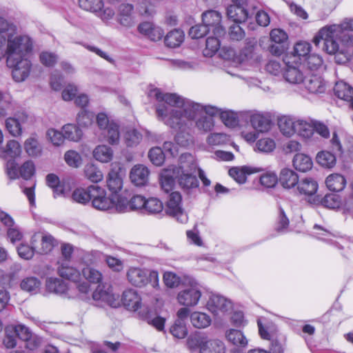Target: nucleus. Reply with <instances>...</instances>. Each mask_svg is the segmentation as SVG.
I'll return each instance as SVG.
<instances>
[{
    "instance_id": "1",
    "label": "nucleus",
    "mask_w": 353,
    "mask_h": 353,
    "mask_svg": "<svg viewBox=\"0 0 353 353\" xmlns=\"http://www.w3.org/2000/svg\"><path fill=\"white\" fill-rule=\"evenodd\" d=\"M148 97L158 101H165L157 107L159 119L174 129L181 130L185 121L194 120L202 114L203 104L184 98L175 93H163L159 88H151Z\"/></svg>"
},
{
    "instance_id": "2",
    "label": "nucleus",
    "mask_w": 353,
    "mask_h": 353,
    "mask_svg": "<svg viewBox=\"0 0 353 353\" xmlns=\"http://www.w3.org/2000/svg\"><path fill=\"white\" fill-rule=\"evenodd\" d=\"M6 43L5 49L0 48V61L6 57L8 67L12 68L14 81H23L30 72L31 63L26 57L32 50V41L28 35L16 33L7 36Z\"/></svg>"
},
{
    "instance_id": "3",
    "label": "nucleus",
    "mask_w": 353,
    "mask_h": 353,
    "mask_svg": "<svg viewBox=\"0 0 353 353\" xmlns=\"http://www.w3.org/2000/svg\"><path fill=\"white\" fill-rule=\"evenodd\" d=\"M345 31H353V19H345L341 24L325 26L319 30V35L325 40V50L328 54L339 52V42Z\"/></svg>"
},
{
    "instance_id": "4",
    "label": "nucleus",
    "mask_w": 353,
    "mask_h": 353,
    "mask_svg": "<svg viewBox=\"0 0 353 353\" xmlns=\"http://www.w3.org/2000/svg\"><path fill=\"white\" fill-rule=\"evenodd\" d=\"M92 205L98 210L106 211L115 208L123 212L125 207L124 201L119 194L107 195L105 189L99 185H91Z\"/></svg>"
},
{
    "instance_id": "5",
    "label": "nucleus",
    "mask_w": 353,
    "mask_h": 353,
    "mask_svg": "<svg viewBox=\"0 0 353 353\" xmlns=\"http://www.w3.org/2000/svg\"><path fill=\"white\" fill-rule=\"evenodd\" d=\"M126 277L131 285L137 288L150 283L155 288L159 285V274L155 270L131 267L127 271Z\"/></svg>"
},
{
    "instance_id": "6",
    "label": "nucleus",
    "mask_w": 353,
    "mask_h": 353,
    "mask_svg": "<svg viewBox=\"0 0 353 353\" xmlns=\"http://www.w3.org/2000/svg\"><path fill=\"white\" fill-rule=\"evenodd\" d=\"M241 119L248 121L252 128L259 133L267 132L271 128V120L269 117L256 110H245L239 112Z\"/></svg>"
},
{
    "instance_id": "7",
    "label": "nucleus",
    "mask_w": 353,
    "mask_h": 353,
    "mask_svg": "<svg viewBox=\"0 0 353 353\" xmlns=\"http://www.w3.org/2000/svg\"><path fill=\"white\" fill-rule=\"evenodd\" d=\"M202 292L201 286L195 281L190 282L177 294L178 303L185 307H194L199 303Z\"/></svg>"
},
{
    "instance_id": "8",
    "label": "nucleus",
    "mask_w": 353,
    "mask_h": 353,
    "mask_svg": "<svg viewBox=\"0 0 353 353\" xmlns=\"http://www.w3.org/2000/svg\"><path fill=\"white\" fill-rule=\"evenodd\" d=\"M60 276L70 280L76 284V287L82 294H86L90 291V285L87 281H81L80 272L72 266H70L67 261L63 262L58 268Z\"/></svg>"
},
{
    "instance_id": "9",
    "label": "nucleus",
    "mask_w": 353,
    "mask_h": 353,
    "mask_svg": "<svg viewBox=\"0 0 353 353\" xmlns=\"http://www.w3.org/2000/svg\"><path fill=\"white\" fill-rule=\"evenodd\" d=\"M92 299L99 307L108 305L117 308L120 306L119 296L114 294L110 287L106 288L103 285H98L92 293Z\"/></svg>"
},
{
    "instance_id": "10",
    "label": "nucleus",
    "mask_w": 353,
    "mask_h": 353,
    "mask_svg": "<svg viewBox=\"0 0 353 353\" xmlns=\"http://www.w3.org/2000/svg\"><path fill=\"white\" fill-rule=\"evenodd\" d=\"M125 170L120 163L111 164V169L106 176V185L112 194H118L123 186Z\"/></svg>"
},
{
    "instance_id": "11",
    "label": "nucleus",
    "mask_w": 353,
    "mask_h": 353,
    "mask_svg": "<svg viewBox=\"0 0 353 353\" xmlns=\"http://www.w3.org/2000/svg\"><path fill=\"white\" fill-rule=\"evenodd\" d=\"M232 2L227 8V15L234 23L244 22L254 14V10H248V0H232Z\"/></svg>"
},
{
    "instance_id": "12",
    "label": "nucleus",
    "mask_w": 353,
    "mask_h": 353,
    "mask_svg": "<svg viewBox=\"0 0 353 353\" xmlns=\"http://www.w3.org/2000/svg\"><path fill=\"white\" fill-rule=\"evenodd\" d=\"M181 194L177 192H172L167 203L165 212L167 214L176 218L179 223H185L188 217L181 207Z\"/></svg>"
},
{
    "instance_id": "13",
    "label": "nucleus",
    "mask_w": 353,
    "mask_h": 353,
    "mask_svg": "<svg viewBox=\"0 0 353 353\" xmlns=\"http://www.w3.org/2000/svg\"><path fill=\"white\" fill-rule=\"evenodd\" d=\"M206 307L214 316H221L230 311L232 304L225 297L213 294L210 296Z\"/></svg>"
},
{
    "instance_id": "14",
    "label": "nucleus",
    "mask_w": 353,
    "mask_h": 353,
    "mask_svg": "<svg viewBox=\"0 0 353 353\" xmlns=\"http://www.w3.org/2000/svg\"><path fill=\"white\" fill-rule=\"evenodd\" d=\"M221 14L218 11L210 10L202 14V21L212 32L214 35L224 36L225 30L221 25Z\"/></svg>"
},
{
    "instance_id": "15",
    "label": "nucleus",
    "mask_w": 353,
    "mask_h": 353,
    "mask_svg": "<svg viewBox=\"0 0 353 353\" xmlns=\"http://www.w3.org/2000/svg\"><path fill=\"white\" fill-rule=\"evenodd\" d=\"M150 170L143 164H136L130 170L129 177L132 183L138 187L145 185L149 181Z\"/></svg>"
},
{
    "instance_id": "16",
    "label": "nucleus",
    "mask_w": 353,
    "mask_h": 353,
    "mask_svg": "<svg viewBox=\"0 0 353 353\" xmlns=\"http://www.w3.org/2000/svg\"><path fill=\"white\" fill-rule=\"evenodd\" d=\"M121 302L128 311L136 312L143 306L142 299L137 291L128 289L123 292Z\"/></svg>"
},
{
    "instance_id": "17",
    "label": "nucleus",
    "mask_w": 353,
    "mask_h": 353,
    "mask_svg": "<svg viewBox=\"0 0 353 353\" xmlns=\"http://www.w3.org/2000/svg\"><path fill=\"white\" fill-rule=\"evenodd\" d=\"M117 21L125 27H131L134 24V10L132 4L125 3L119 6Z\"/></svg>"
},
{
    "instance_id": "18",
    "label": "nucleus",
    "mask_w": 353,
    "mask_h": 353,
    "mask_svg": "<svg viewBox=\"0 0 353 353\" xmlns=\"http://www.w3.org/2000/svg\"><path fill=\"white\" fill-rule=\"evenodd\" d=\"M197 163L194 157L189 153L182 154L179 157V165L175 170L176 174H195Z\"/></svg>"
},
{
    "instance_id": "19",
    "label": "nucleus",
    "mask_w": 353,
    "mask_h": 353,
    "mask_svg": "<svg viewBox=\"0 0 353 353\" xmlns=\"http://www.w3.org/2000/svg\"><path fill=\"white\" fill-rule=\"evenodd\" d=\"M303 83L305 88L310 93H323L325 90V83L323 79L316 74L306 77L303 79Z\"/></svg>"
},
{
    "instance_id": "20",
    "label": "nucleus",
    "mask_w": 353,
    "mask_h": 353,
    "mask_svg": "<svg viewBox=\"0 0 353 353\" xmlns=\"http://www.w3.org/2000/svg\"><path fill=\"white\" fill-rule=\"evenodd\" d=\"M257 168L248 165L237 166L231 168L229 171V175L239 184H243L247 180V176L253 173L258 172Z\"/></svg>"
},
{
    "instance_id": "21",
    "label": "nucleus",
    "mask_w": 353,
    "mask_h": 353,
    "mask_svg": "<svg viewBox=\"0 0 353 353\" xmlns=\"http://www.w3.org/2000/svg\"><path fill=\"white\" fill-rule=\"evenodd\" d=\"M334 94L339 99L350 102L353 109V88L346 82L341 81L336 83L334 88Z\"/></svg>"
},
{
    "instance_id": "22",
    "label": "nucleus",
    "mask_w": 353,
    "mask_h": 353,
    "mask_svg": "<svg viewBox=\"0 0 353 353\" xmlns=\"http://www.w3.org/2000/svg\"><path fill=\"white\" fill-rule=\"evenodd\" d=\"M21 153L19 143L15 140L8 141L5 147H0V158L3 159H14Z\"/></svg>"
},
{
    "instance_id": "23",
    "label": "nucleus",
    "mask_w": 353,
    "mask_h": 353,
    "mask_svg": "<svg viewBox=\"0 0 353 353\" xmlns=\"http://www.w3.org/2000/svg\"><path fill=\"white\" fill-rule=\"evenodd\" d=\"M284 61L286 64V68L284 72L285 79L290 83H299L303 82V74L300 70L294 65H290V57H285Z\"/></svg>"
},
{
    "instance_id": "24",
    "label": "nucleus",
    "mask_w": 353,
    "mask_h": 353,
    "mask_svg": "<svg viewBox=\"0 0 353 353\" xmlns=\"http://www.w3.org/2000/svg\"><path fill=\"white\" fill-rule=\"evenodd\" d=\"M177 176L174 168L163 170L160 174L159 179L161 189L167 193L172 191L174 185V178Z\"/></svg>"
},
{
    "instance_id": "25",
    "label": "nucleus",
    "mask_w": 353,
    "mask_h": 353,
    "mask_svg": "<svg viewBox=\"0 0 353 353\" xmlns=\"http://www.w3.org/2000/svg\"><path fill=\"white\" fill-rule=\"evenodd\" d=\"M100 137L110 145H117L120 139L119 125L114 122L111 123L100 132Z\"/></svg>"
},
{
    "instance_id": "26",
    "label": "nucleus",
    "mask_w": 353,
    "mask_h": 353,
    "mask_svg": "<svg viewBox=\"0 0 353 353\" xmlns=\"http://www.w3.org/2000/svg\"><path fill=\"white\" fill-rule=\"evenodd\" d=\"M225 337L228 342L239 348H245L248 343V341L244 334L239 330L230 329L227 330Z\"/></svg>"
},
{
    "instance_id": "27",
    "label": "nucleus",
    "mask_w": 353,
    "mask_h": 353,
    "mask_svg": "<svg viewBox=\"0 0 353 353\" xmlns=\"http://www.w3.org/2000/svg\"><path fill=\"white\" fill-rule=\"evenodd\" d=\"M200 353H225L224 343L219 339L202 341L199 345Z\"/></svg>"
},
{
    "instance_id": "28",
    "label": "nucleus",
    "mask_w": 353,
    "mask_h": 353,
    "mask_svg": "<svg viewBox=\"0 0 353 353\" xmlns=\"http://www.w3.org/2000/svg\"><path fill=\"white\" fill-rule=\"evenodd\" d=\"M279 181L284 188L290 189L298 185L299 177L293 170L283 168L280 172Z\"/></svg>"
},
{
    "instance_id": "29",
    "label": "nucleus",
    "mask_w": 353,
    "mask_h": 353,
    "mask_svg": "<svg viewBox=\"0 0 353 353\" xmlns=\"http://www.w3.org/2000/svg\"><path fill=\"white\" fill-rule=\"evenodd\" d=\"M294 168L302 172H305L312 169L313 162L310 157L303 153H298L293 158Z\"/></svg>"
},
{
    "instance_id": "30",
    "label": "nucleus",
    "mask_w": 353,
    "mask_h": 353,
    "mask_svg": "<svg viewBox=\"0 0 353 353\" xmlns=\"http://www.w3.org/2000/svg\"><path fill=\"white\" fill-rule=\"evenodd\" d=\"M325 184L330 190L339 192L345 187L346 180L342 174L334 173L330 174L326 178Z\"/></svg>"
},
{
    "instance_id": "31",
    "label": "nucleus",
    "mask_w": 353,
    "mask_h": 353,
    "mask_svg": "<svg viewBox=\"0 0 353 353\" xmlns=\"http://www.w3.org/2000/svg\"><path fill=\"white\" fill-rule=\"evenodd\" d=\"M297 190L301 194L314 195L318 190V183L312 178L305 177L299 181Z\"/></svg>"
},
{
    "instance_id": "32",
    "label": "nucleus",
    "mask_w": 353,
    "mask_h": 353,
    "mask_svg": "<svg viewBox=\"0 0 353 353\" xmlns=\"http://www.w3.org/2000/svg\"><path fill=\"white\" fill-rule=\"evenodd\" d=\"M112 149L106 145H99L93 150L94 159L101 163H108L113 158Z\"/></svg>"
},
{
    "instance_id": "33",
    "label": "nucleus",
    "mask_w": 353,
    "mask_h": 353,
    "mask_svg": "<svg viewBox=\"0 0 353 353\" xmlns=\"http://www.w3.org/2000/svg\"><path fill=\"white\" fill-rule=\"evenodd\" d=\"M278 125L281 133L287 137H290L296 132V121L288 117H282L278 121Z\"/></svg>"
},
{
    "instance_id": "34",
    "label": "nucleus",
    "mask_w": 353,
    "mask_h": 353,
    "mask_svg": "<svg viewBox=\"0 0 353 353\" xmlns=\"http://www.w3.org/2000/svg\"><path fill=\"white\" fill-rule=\"evenodd\" d=\"M184 39L183 32L180 30L170 31L165 37V43L169 48L179 47Z\"/></svg>"
},
{
    "instance_id": "35",
    "label": "nucleus",
    "mask_w": 353,
    "mask_h": 353,
    "mask_svg": "<svg viewBox=\"0 0 353 353\" xmlns=\"http://www.w3.org/2000/svg\"><path fill=\"white\" fill-rule=\"evenodd\" d=\"M46 288L49 292L63 294L68 290L65 283L57 278L50 277L46 280Z\"/></svg>"
},
{
    "instance_id": "36",
    "label": "nucleus",
    "mask_w": 353,
    "mask_h": 353,
    "mask_svg": "<svg viewBox=\"0 0 353 353\" xmlns=\"http://www.w3.org/2000/svg\"><path fill=\"white\" fill-rule=\"evenodd\" d=\"M191 323L196 328H205L211 323L210 317L203 312H194L190 315Z\"/></svg>"
},
{
    "instance_id": "37",
    "label": "nucleus",
    "mask_w": 353,
    "mask_h": 353,
    "mask_svg": "<svg viewBox=\"0 0 353 353\" xmlns=\"http://www.w3.org/2000/svg\"><path fill=\"white\" fill-rule=\"evenodd\" d=\"M72 199L74 201L81 203L86 204L92 201L91 197V185L87 188H77L72 194Z\"/></svg>"
},
{
    "instance_id": "38",
    "label": "nucleus",
    "mask_w": 353,
    "mask_h": 353,
    "mask_svg": "<svg viewBox=\"0 0 353 353\" xmlns=\"http://www.w3.org/2000/svg\"><path fill=\"white\" fill-rule=\"evenodd\" d=\"M83 172L85 177L91 182L98 183L103 179L102 172L92 163L85 165Z\"/></svg>"
},
{
    "instance_id": "39",
    "label": "nucleus",
    "mask_w": 353,
    "mask_h": 353,
    "mask_svg": "<svg viewBox=\"0 0 353 353\" xmlns=\"http://www.w3.org/2000/svg\"><path fill=\"white\" fill-rule=\"evenodd\" d=\"M24 148L27 154L30 157H39L42 153L41 144L39 141L34 137H30L26 140Z\"/></svg>"
},
{
    "instance_id": "40",
    "label": "nucleus",
    "mask_w": 353,
    "mask_h": 353,
    "mask_svg": "<svg viewBox=\"0 0 353 353\" xmlns=\"http://www.w3.org/2000/svg\"><path fill=\"white\" fill-rule=\"evenodd\" d=\"M179 183L184 190L196 188L199 185V181L194 174H181L178 175Z\"/></svg>"
},
{
    "instance_id": "41",
    "label": "nucleus",
    "mask_w": 353,
    "mask_h": 353,
    "mask_svg": "<svg viewBox=\"0 0 353 353\" xmlns=\"http://www.w3.org/2000/svg\"><path fill=\"white\" fill-rule=\"evenodd\" d=\"M221 36L214 35V37H209L206 39L205 48L203 50L205 57H212L220 48L219 37Z\"/></svg>"
},
{
    "instance_id": "42",
    "label": "nucleus",
    "mask_w": 353,
    "mask_h": 353,
    "mask_svg": "<svg viewBox=\"0 0 353 353\" xmlns=\"http://www.w3.org/2000/svg\"><path fill=\"white\" fill-rule=\"evenodd\" d=\"M222 122L228 127H234L238 124L239 118H241L239 112L223 110L219 115Z\"/></svg>"
},
{
    "instance_id": "43",
    "label": "nucleus",
    "mask_w": 353,
    "mask_h": 353,
    "mask_svg": "<svg viewBox=\"0 0 353 353\" xmlns=\"http://www.w3.org/2000/svg\"><path fill=\"white\" fill-rule=\"evenodd\" d=\"M316 161L321 166L330 168L335 165L336 160L332 153L327 151H322L317 154Z\"/></svg>"
},
{
    "instance_id": "44",
    "label": "nucleus",
    "mask_w": 353,
    "mask_h": 353,
    "mask_svg": "<svg viewBox=\"0 0 353 353\" xmlns=\"http://www.w3.org/2000/svg\"><path fill=\"white\" fill-rule=\"evenodd\" d=\"M123 200L125 202L124 206L125 207L123 211H125L127 208L129 207L130 210H140L144 213L146 199L143 196L139 194L134 195L128 202L124 199Z\"/></svg>"
},
{
    "instance_id": "45",
    "label": "nucleus",
    "mask_w": 353,
    "mask_h": 353,
    "mask_svg": "<svg viewBox=\"0 0 353 353\" xmlns=\"http://www.w3.org/2000/svg\"><path fill=\"white\" fill-rule=\"evenodd\" d=\"M163 203L155 197H150L145 200L144 213L154 214L162 212Z\"/></svg>"
},
{
    "instance_id": "46",
    "label": "nucleus",
    "mask_w": 353,
    "mask_h": 353,
    "mask_svg": "<svg viewBox=\"0 0 353 353\" xmlns=\"http://www.w3.org/2000/svg\"><path fill=\"white\" fill-rule=\"evenodd\" d=\"M82 273L83 277L90 283H98L99 285L102 281V273L94 268L87 266L83 269Z\"/></svg>"
},
{
    "instance_id": "47",
    "label": "nucleus",
    "mask_w": 353,
    "mask_h": 353,
    "mask_svg": "<svg viewBox=\"0 0 353 353\" xmlns=\"http://www.w3.org/2000/svg\"><path fill=\"white\" fill-rule=\"evenodd\" d=\"M81 131L74 125L67 124L63 127L64 139L78 141L81 137Z\"/></svg>"
},
{
    "instance_id": "48",
    "label": "nucleus",
    "mask_w": 353,
    "mask_h": 353,
    "mask_svg": "<svg viewBox=\"0 0 353 353\" xmlns=\"http://www.w3.org/2000/svg\"><path fill=\"white\" fill-rule=\"evenodd\" d=\"M310 44L306 41H300L296 43L294 51V54L292 56H287L286 57H290V59H293V61H296L297 58L299 57L301 59V57H305L307 56L310 51Z\"/></svg>"
},
{
    "instance_id": "49",
    "label": "nucleus",
    "mask_w": 353,
    "mask_h": 353,
    "mask_svg": "<svg viewBox=\"0 0 353 353\" xmlns=\"http://www.w3.org/2000/svg\"><path fill=\"white\" fill-rule=\"evenodd\" d=\"M94 118L93 112L81 109L77 114V121L80 127L88 128L92 124Z\"/></svg>"
},
{
    "instance_id": "50",
    "label": "nucleus",
    "mask_w": 353,
    "mask_h": 353,
    "mask_svg": "<svg viewBox=\"0 0 353 353\" xmlns=\"http://www.w3.org/2000/svg\"><path fill=\"white\" fill-rule=\"evenodd\" d=\"M296 132L303 138H310L314 133V124L311 125L303 120L296 121Z\"/></svg>"
},
{
    "instance_id": "51",
    "label": "nucleus",
    "mask_w": 353,
    "mask_h": 353,
    "mask_svg": "<svg viewBox=\"0 0 353 353\" xmlns=\"http://www.w3.org/2000/svg\"><path fill=\"white\" fill-rule=\"evenodd\" d=\"M79 4L82 9L94 13L103 8L102 0H79Z\"/></svg>"
},
{
    "instance_id": "52",
    "label": "nucleus",
    "mask_w": 353,
    "mask_h": 353,
    "mask_svg": "<svg viewBox=\"0 0 353 353\" xmlns=\"http://www.w3.org/2000/svg\"><path fill=\"white\" fill-rule=\"evenodd\" d=\"M16 33V26L0 17V38H3V41L6 42L7 36Z\"/></svg>"
},
{
    "instance_id": "53",
    "label": "nucleus",
    "mask_w": 353,
    "mask_h": 353,
    "mask_svg": "<svg viewBox=\"0 0 353 353\" xmlns=\"http://www.w3.org/2000/svg\"><path fill=\"white\" fill-rule=\"evenodd\" d=\"M141 139V134L135 129L128 130L124 134V141L128 147L137 145Z\"/></svg>"
},
{
    "instance_id": "54",
    "label": "nucleus",
    "mask_w": 353,
    "mask_h": 353,
    "mask_svg": "<svg viewBox=\"0 0 353 353\" xmlns=\"http://www.w3.org/2000/svg\"><path fill=\"white\" fill-rule=\"evenodd\" d=\"M200 117L196 121L195 125L199 130L205 132L210 131L214 126V121L213 118L208 117L207 115H201Z\"/></svg>"
},
{
    "instance_id": "55",
    "label": "nucleus",
    "mask_w": 353,
    "mask_h": 353,
    "mask_svg": "<svg viewBox=\"0 0 353 353\" xmlns=\"http://www.w3.org/2000/svg\"><path fill=\"white\" fill-rule=\"evenodd\" d=\"M6 127L9 133L13 137L20 136L22 133L19 121L14 117H10L6 120Z\"/></svg>"
},
{
    "instance_id": "56",
    "label": "nucleus",
    "mask_w": 353,
    "mask_h": 353,
    "mask_svg": "<svg viewBox=\"0 0 353 353\" xmlns=\"http://www.w3.org/2000/svg\"><path fill=\"white\" fill-rule=\"evenodd\" d=\"M148 157L154 165L160 166L164 161L165 154L161 148L156 147L150 150Z\"/></svg>"
},
{
    "instance_id": "57",
    "label": "nucleus",
    "mask_w": 353,
    "mask_h": 353,
    "mask_svg": "<svg viewBox=\"0 0 353 353\" xmlns=\"http://www.w3.org/2000/svg\"><path fill=\"white\" fill-rule=\"evenodd\" d=\"M41 285V283L36 277H27L24 279L21 283V288L22 290L28 292H36Z\"/></svg>"
},
{
    "instance_id": "58",
    "label": "nucleus",
    "mask_w": 353,
    "mask_h": 353,
    "mask_svg": "<svg viewBox=\"0 0 353 353\" xmlns=\"http://www.w3.org/2000/svg\"><path fill=\"white\" fill-rule=\"evenodd\" d=\"M276 144L270 138L259 139L256 143V149L262 152H270L275 148Z\"/></svg>"
},
{
    "instance_id": "59",
    "label": "nucleus",
    "mask_w": 353,
    "mask_h": 353,
    "mask_svg": "<svg viewBox=\"0 0 353 353\" xmlns=\"http://www.w3.org/2000/svg\"><path fill=\"white\" fill-rule=\"evenodd\" d=\"M57 244L54 238L49 234H45L41 237V248L40 253L47 254L50 252Z\"/></svg>"
},
{
    "instance_id": "60",
    "label": "nucleus",
    "mask_w": 353,
    "mask_h": 353,
    "mask_svg": "<svg viewBox=\"0 0 353 353\" xmlns=\"http://www.w3.org/2000/svg\"><path fill=\"white\" fill-rule=\"evenodd\" d=\"M229 137L225 133H212L207 139V142L211 145H220L227 143Z\"/></svg>"
},
{
    "instance_id": "61",
    "label": "nucleus",
    "mask_w": 353,
    "mask_h": 353,
    "mask_svg": "<svg viewBox=\"0 0 353 353\" xmlns=\"http://www.w3.org/2000/svg\"><path fill=\"white\" fill-rule=\"evenodd\" d=\"M171 334L176 338L183 339L188 334V330L184 322L176 321L170 328Z\"/></svg>"
},
{
    "instance_id": "62",
    "label": "nucleus",
    "mask_w": 353,
    "mask_h": 353,
    "mask_svg": "<svg viewBox=\"0 0 353 353\" xmlns=\"http://www.w3.org/2000/svg\"><path fill=\"white\" fill-rule=\"evenodd\" d=\"M277 182L278 176L272 172H266L260 177L261 184L267 188H274Z\"/></svg>"
},
{
    "instance_id": "63",
    "label": "nucleus",
    "mask_w": 353,
    "mask_h": 353,
    "mask_svg": "<svg viewBox=\"0 0 353 353\" xmlns=\"http://www.w3.org/2000/svg\"><path fill=\"white\" fill-rule=\"evenodd\" d=\"M164 284L169 288H174L179 285L181 278L172 272H165L163 276Z\"/></svg>"
},
{
    "instance_id": "64",
    "label": "nucleus",
    "mask_w": 353,
    "mask_h": 353,
    "mask_svg": "<svg viewBox=\"0 0 353 353\" xmlns=\"http://www.w3.org/2000/svg\"><path fill=\"white\" fill-rule=\"evenodd\" d=\"M64 159L67 164L73 168H78L81 164V157L78 152L69 150L65 152Z\"/></svg>"
}]
</instances>
